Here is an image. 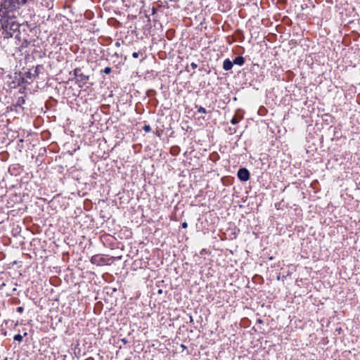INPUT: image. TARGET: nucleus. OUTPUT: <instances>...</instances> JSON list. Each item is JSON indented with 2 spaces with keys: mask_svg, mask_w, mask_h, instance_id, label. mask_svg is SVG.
Wrapping results in <instances>:
<instances>
[{
  "mask_svg": "<svg viewBox=\"0 0 360 360\" xmlns=\"http://www.w3.org/2000/svg\"><path fill=\"white\" fill-rule=\"evenodd\" d=\"M15 17L11 18H3L1 19V22L2 24V27L4 29L3 34H5L4 37H11L13 35L17 32L15 34V39L20 41V24L17 22L15 20Z\"/></svg>",
  "mask_w": 360,
  "mask_h": 360,
  "instance_id": "nucleus-1",
  "label": "nucleus"
},
{
  "mask_svg": "<svg viewBox=\"0 0 360 360\" xmlns=\"http://www.w3.org/2000/svg\"><path fill=\"white\" fill-rule=\"evenodd\" d=\"M3 18L15 17V13L20 8V0H1Z\"/></svg>",
  "mask_w": 360,
  "mask_h": 360,
  "instance_id": "nucleus-2",
  "label": "nucleus"
},
{
  "mask_svg": "<svg viewBox=\"0 0 360 360\" xmlns=\"http://www.w3.org/2000/svg\"><path fill=\"white\" fill-rule=\"evenodd\" d=\"M73 73L76 79V83L85 84L89 79V76L83 74L79 68H75Z\"/></svg>",
  "mask_w": 360,
  "mask_h": 360,
  "instance_id": "nucleus-3",
  "label": "nucleus"
},
{
  "mask_svg": "<svg viewBox=\"0 0 360 360\" xmlns=\"http://www.w3.org/2000/svg\"><path fill=\"white\" fill-rule=\"evenodd\" d=\"M237 176L241 181H247L250 179V172L245 167L240 168L237 172Z\"/></svg>",
  "mask_w": 360,
  "mask_h": 360,
  "instance_id": "nucleus-4",
  "label": "nucleus"
},
{
  "mask_svg": "<svg viewBox=\"0 0 360 360\" xmlns=\"http://www.w3.org/2000/svg\"><path fill=\"white\" fill-rule=\"evenodd\" d=\"M90 261L91 264L97 266H103L106 264L105 259L99 255H96L91 257Z\"/></svg>",
  "mask_w": 360,
  "mask_h": 360,
  "instance_id": "nucleus-5",
  "label": "nucleus"
},
{
  "mask_svg": "<svg viewBox=\"0 0 360 360\" xmlns=\"http://www.w3.org/2000/svg\"><path fill=\"white\" fill-rule=\"evenodd\" d=\"M233 65V62L231 61L230 59L226 58L224 60L223 63V68L224 70L228 71L232 69Z\"/></svg>",
  "mask_w": 360,
  "mask_h": 360,
  "instance_id": "nucleus-6",
  "label": "nucleus"
},
{
  "mask_svg": "<svg viewBox=\"0 0 360 360\" xmlns=\"http://www.w3.org/2000/svg\"><path fill=\"white\" fill-rule=\"evenodd\" d=\"M25 77L27 79L25 82H27L28 84L31 83L36 78L35 77L33 76L32 70H30L29 71H27L25 73Z\"/></svg>",
  "mask_w": 360,
  "mask_h": 360,
  "instance_id": "nucleus-7",
  "label": "nucleus"
},
{
  "mask_svg": "<svg viewBox=\"0 0 360 360\" xmlns=\"http://www.w3.org/2000/svg\"><path fill=\"white\" fill-rule=\"evenodd\" d=\"M233 62V64L242 66L245 63V58L241 56H236Z\"/></svg>",
  "mask_w": 360,
  "mask_h": 360,
  "instance_id": "nucleus-8",
  "label": "nucleus"
},
{
  "mask_svg": "<svg viewBox=\"0 0 360 360\" xmlns=\"http://www.w3.org/2000/svg\"><path fill=\"white\" fill-rule=\"evenodd\" d=\"M41 69H43L42 65H37L34 68L32 69L33 76L37 78L39 76V71Z\"/></svg>",
  "mask_w": 360,
  "mask_h": 360,
  "instance_id": "nucleus-9",
  "label": "nucleus"
},
{
  "mask_svg": "<svg viewBox=\"0 0 360 360\" xmlns=\"http://www.w3.org/2000/svg\"><path fill=\"white\" fill-rule=\"evenodd\" d=\"M30 44V41L28 39H24L22 41L21 44L19 45L20 51H22L25 48L27 47Z\"/></svg>",
  "mask_w": 360,
  "mask_h": 360,
  "instance_id": "nucleus-10",
  "label": "nucleus"
},
{
  "mask_svg": "<svg viewBox=\"0 0 360 360\" xmlns=\"http://www.w3.org/2000/svg\"><path fill=\"white\" fill-rule=\"evenodd\" d=\"M195 108H197V111L199 113H203V114L207 113V110L204 107L195 105Z\"/></svg>",
  "mask_w": 360,
  "mask_h": 360,
  "instance_id": "nucleus-11",
  "label": "nucleus"
},
{
  "mask_svg": "<svg viewBox=\"0 0 360 360\" xmlns=\"http://www.w3.org/2000/svg\"><path fill=\"white\" fill-rule=\"evenodd\" d=\"M13 340L15 341L21 342L22 341V340H23V336L22 335H20V334H16V335H14Z\"/></svg>",
  "mask_w": 360,
  "mask_h": 360,
  "instance_id": "nucleus-12",
  "label": "nucleus"
},
{
  "mask_svg": "<svg viewBox=\"0 0 360 360\" xmlns=\"http://www.w3.org/2000/svg\"><path fill=\"white\" fill-rule=\"evenodd\" d=\"M111 71H112L111 68L106 67V68H105V69L103 70H102L101 72V74L104 73V74L108 75V74H110L111 72Z\"/></svg>",
  "mask_w": 360,
  "mask_h": 360,
  "instance_id": "nucleus-13",
  "label": "nucleus"
},
{
  "mask_svg": "<svg viewBox=\"0 0 360 360\" xmlns=\"http://www.w3.org/2000/svg\"><path fill=\"white\" fill-rule=\"evenodd\" d=\"M143 129L145 132L148 133L151 131V127L148 124H146L143 126Z\"/></svg>",
  "mask_w": 360,
  "mask_h": 360,
  "instance_id": "nucleus-14",
  "label": "nucleus"
},
{
  "mask_svg": "<svg viewBox=\"0 0 360 360\" xmlns=\"http://www.w3.org/2000/svg\"><path fill=\"white\" fill-rule=\"evenodd\" d=\"M231 123L232 124H236L237 123H238V118L236 116L233 117L232 119L231 120Z\"/></svg>",
  "mask_w": 360,
  "mask_h": 360,
  "instance_id": "nucleus-15",
  "label": "nucleus"
},
{
  "mask_svg": "<svg viewBox=\"0 0 360 360\" xmlns=\"http://www.w3.org/2000/svg\"><path fill=\"white\" fill-rule=\"evenodd\" d=\"M3 7L1 6V1L0 2V17H1V19L3 18V15H4V13H3Z\"/></svg>",
  "mask_w": 360,
  "mask_h": 360,
  "instance_id": "nucleus-16",
  "label": "nucleus"
},
{
  "mask_svg": "<svg viewBox=\"0 0 360 360\" xmlns=\"http://www.w3.org/2000/svg\"><path fill=\"white\" fill-rule=\"evenodd\" d=\"M25 103V99L22 98V97H20L18 98V103L19 105H20L21 103Z\"/></svg>",
  "mask_w": 360,
  "mask_h": 360,
  "instance_id": "nucleus-17",
  "label": "nucleus"
},
{
  "mask_svg": "<svg viewBox=\"0 0 360 360\" xmlns=\"http://www.w3.org/2000/svg\"><path fill=\"white\" fill-rule=\"evenodd\" d=\"M16 311L18 313H22V311H24V309L22 307H17Z\"/></svg>",
  "mask_w": 360,
  "mask_h": 360,
  "instance_id": "nucleus-18",
  "label": "nucleus"
},
{
  "mask_svg": "<svg viewBox=\"0 0 360 360\" xmlns=\"http://www.w3.org/2000/svg\"><path fill=\"white\" fill-rule=\"evenodd\" d=\"M139 56V52H134L132 53V57L134 58H137Z\"/></svg>",
  "mask_w": 360,
  "mask_h": 360,
  "instance_id": "nucleus-19",
  "label": "nucleus"
},
{
  "mask_svg": "<svg viewBox=\"0 0 360 360\" xmlns=\"http://www.w3.org/2000/svg\"><path fill=\"white\" fill-rule=\"evenodd\" d=\"M181 227H182L183 229H186V228H187V227H188V224H187V222L184 221L183 223H181Z\"/></svg>",
  "mask_w": 360,
  "mask_h": 360,
  "instance_id": "nucleus-20",
  "label": "nucleus"
},
{
  "mask_svg": "<svg viewBox=\"0 0 360 360\" xmlns=\"http://www.w3.org/2000/svg\"><path fill=\"white\" fill-rule=\"evenodd\" d=\"M191 67L193 69H195V68H197L198 65H197L195 63H191Z\"/></svg>",
  "mask_w": 360,
  "mask_h": 360,
  "instance_id": "nucleus-21",
  "label": "nucleus"
},
{
  "mask_svg": "<svg viewBox=\"0 0 360 360\" xmlns=\"http://www.w3.org/2000/svg\"><path fill=\"white\" fill-rule=\"evenodd\" d=\"M27 2V0H21L20 1V5L25 4Z\"/></svg>",
  "mask_w": 360,
  "mask_h": 360,
  "instance_id": "nucleus-22",
  "label": "nucleus"
},
{
  "mask_svg": "<svg viewBox=\"0 0 360 360\" xmlns=\"http://www.w3.org/2000/svg\"><path fill=\"white\" fill-rule=\"evenodd\" d=\"M6 285V284L4 283H3L1 285H0V290L3 289V288Z\"/></svg>",
  "mask_w": 360,
  "mask_h": 360,
  "instance_id": "nucleus-23",
  "label": "nucleus"
},
{
  "mask_svg": "<svg viewBox=\"0 0 360 360\" xmlns=\"http://www.w3.org/2000/svg\"><path fill=\"white\" fill-rule=\"evenodd\" d=\"M122 342L124 344H126L127 342V340H126V338H123L122 339Z\"/></svg>",
  "mask_w": 360,
  "mask_h": 360,
  "instance_id": "nucleus-24",
  "label": "nucleus"
},
{
  "mask_svg": "<svg viewBox=\"0 0 360 360\" xmlns=\"http://www.w3.org/2000/svg\"><path fill=\"white\" fill-rule=\"evenodd\" d=\"M115 46H120V42H119V41H117V42L115 43Z\"/></svg>",
  "mask_w": 360,
  "mask_h": 360,
  "instance_id": "nucleus-25",
  "label": "nucleus"
},
{
  "mask_svg": "<svg viewBox=\"0 0 360 360\" xmlns=\"http://www.w3.org/2000/svg\"><path fill=\"white\" fill-rule=\"evenodd\" d=\"M189 319H190V322L193 321V317L191 316H189Z\"/></svg>",
  "mask_w": 360,
  "mask_h": 360,
  "instance_id": "nucleus-26",
  "label": "nucleus"
},
{
  "mask_svg": "<svg viewBox=\"0 0 360 360\" xmlns=\"http://www.w3.org/2000/svg\"><path fill=\"white\" fill-rule=\"evenodd\" d=\"M202 253H205V250H202L201 252H200V254L202 255Z\"/></svg>",
  "mask_w": 360,
  "mask_h": 360,
  "instance_id": "nucleus-27",
  "label": "nucleus"
}]
</instances>
